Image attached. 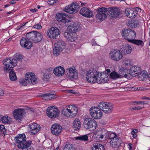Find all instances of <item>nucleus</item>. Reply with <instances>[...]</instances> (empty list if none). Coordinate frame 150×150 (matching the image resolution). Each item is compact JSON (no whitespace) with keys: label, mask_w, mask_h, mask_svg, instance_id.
Listing matches in <instances>:
<instances>
[{"label":"nucleus","mask_w":150,"mask_h":150,"mask_svg":"<svg viewBox=\"0 0 150 150\" xmlns=\"http://www.w3.org/2000/svg\"><path fill=\"white\" fill-rule=\"evenodd\" d=\"M26 138L24 134H21L14 138L15 145L19 149L25 150L29 147L31 143L30 141H26Z\"/></svg>","instance_id":"nucleus-1"},{"label":"nucleus","mask_w":150,"mask_h":150,"mask_svg":"<svg viewBox=\"0 0 150 150\" xmlns=\"http://www.w3.org/2000/svg\"><path fill=\"white\" fill-rule=\"evenodd\" d=\"M77 111V108L76 106L70 105L66 106V108L62 110V114L65 116L72 118L76 115Z\"/></svg>","instance_id":"nucleus-2"},{"label":"nucleus","mask_w":150,"mask_h":150,"mask_svg":"<svg viewBox=\"0 0 150 150\" xmlns=\"http://www.w3.org/2000/svg\"><path fill=\"white\" fill-rule=\"evenodd\" d=\"M66 13H61L56 15V18L57 21L66 23L71 21V20L67 19L64 16H68L69 14H74L77 12V10H64Z\"/></svg>","instance_id":"nucleus-3"},{"label":"nucleus","mask_w":150,"mask_h":150,"mask_svg":"<svg viewBox=\"0 0 150 150\" xmlns=\"http://www.w3.org/2000/svg\"><path fill=\"white\" fill-rule=\"evenodd\" d=\"M66 44L62 40H58L54 44L53 49V54L55 56L59 55L61 52L65 48Z\"/></svg>","instance_id":"nucleus-4"},{"label":"nucleus","mask_w":150,"mask_h":150,"mask_svg":"<svg viewBox=\"0 0 150 150\" xmlns=\"http://www.w3.org/2000/svg\"><path fill=\"white\" fill-rule=\"evenodd\" d=\"M122 35L125 39L130 42L132 41V40L135 38L136 33L133 30L128 29L122 31Z\"/></svg>","instance_id":"nucleus-5"},{"label":"nucleus","mask_w":150,"mask_h":150,"mask_svg":"<svg viewBox=\"0 0 150 150\" xmlns=\"http://www.w3.org/2000/svg\"><path fill=\"white\" fill-rule=\"evenodd\" d=\"M110 146L115 148H117L120 146L121 140L120 137H117L114 133H111L109 136Z\"/></svg>","instance_id":"nucleus-6"},{"label":"nucleus","mask_w":150,"mask_h":150,"mask_svg":"<svg viewBox=\"0 0 150 150\" xmlns=\"http://www.w3.org/2000/svg\"><path fill=\"white\" fill-rule=\"evenodd\" d=\"M109 56L112 60L117 61L121 59L123 57L121 52L119 50L115 49H114L110 51Z\"/></svg>","instance_id":"nucleus-7"},{"label":"nucleus","mask_w":150,"mask_h":150,"mask_svg":"<svg viewBox=\"0 0 150 150\" xmlns=\"http://www.w3.org/2000/svg\"><path fill=\"white\" fill-rule=\"evenodd\" d=\"M98 107L100 110L107 114L111 112L113 108L110 103L106 102H100L98 105Z\"/></svg>","instance_id":"nucleus-8"},{"label":"nucleus","mask_w":150,"mask_h":150,"mask_svg":"<svg viewBox=\"0 0 150 150\" xmlns=\"http://www.w3.org/2000/svg\"><path fill=\"white\" fill-rule=\"evenodd\" d=\"M47 115L50 118H54L58 116L59 112L56 107L52 106L48 107L46 110Z\"/></svg>","instance_id":"nucleus-9"},{"label":"nucleus","mask_w":150,"mask_h":150,"mask_svg":"<svg viewBox=\"0 0 150 150\" xmlns=\"http://www.w3.org/2000/svg\"><path fill=\"white\" fill-rule=\"evenodd\" d=\"M60 34V30L56 27H52L49 29L47 32V36L52 39L57 38Z\"/></svg>","instance_id":"nucleus-10"},{"label":"nucleus","mask_w":150,"mask_h":150,"mask_svg":"<svg viewBox=\"0 0 150 150\" xmlns=\"http://www.w3.org/2000/svg\"><path fill=\"white\" fill-rule=\"evenodd\" d=\"M68 71L67 74V77L71 81L77 79L78 78V73L74 67H72L68 69L66 71Z\"/></svg>","instance_id":"nucleus-11"},{"label":"nucleus","mask_w":150,"mask_h":150,"mask_svg":"<svg viewBox=\"0 0 150 150\" xmlns=\"http://www.w3.org/2000/svg\"><path fill=\"white\" fill-rule=\"evenodd\" d=\"M3 64L7 67L13 68L17 64V61L12 58H6L3 61Z\"/></svg>","instance_id":"nucleus-12"},{"label":"nucleus","mask_w":150,"mask_h":150,"mask_svg":"<svg viewBox=\"0 0 150 150\" xmlns=\"http://www.w3.org/2000/svg\"><path fill=\"white\" fill-rule=\"evenodd\" d=\"M62 129V127L59 124H54L51 126V133L55 136H58L61 134Z\"/></svg>","instance_id":"nucleus-13"},{"label":"nucleus","mask_w":150,"mask_h":150,"mask_svg":"<svg viewBox=\"0 0 150 150\" xmlns=\"http://www.w3.org/2000/svg\"><path fill=\"white\" fill-rule=\"evenodd\" d=\"M98 11V13L96 15V18L102 21L107 18L108 16H109V11L112 10H100Z\"/></svg>","instance_id":"nucleus-14"},{"label":"nucleus","mask_w":150,"mask_h":150,"mask_svg":"<svg viewBox=\"0 0 150 150\" xmlns=\"http://www.w3.org/2000/svg\"><path fill=\"white\" fill-rule=\"evenodd\" d=\"M110 72L109 69H107L106 71L102 72L101 73L98 72V76H101L103 83H107L109 81V74Z\"/></svg>","instance_id":"nucleus-15"},{"label":"nucleus","mask_w":150,"mask_h":150,"mask_svg":"<svg viewBox=\"0 0 150 150\" xmlns=\"http://www.w3.org/2000/svg\"><path fill=\"white\" fill-rule=\"evenodd\" d=\"M20 43L22 47L27 49H30L33 46L31 41L24 38H22L20 40Z\"/></svg>","instance_id":"nucleus-16"},{"label":"nucleus","mask_w":150,"mask_h":150,"mask_svg":"<svg viewBox=\"0 0 150 150\" xmlns=\"http://www.w3.org/2000/svg\"><path fill=\"white\" fill-rule=\"evenodd\" d=\"M28 127L30 129V133L32 135H34L39 132L41 128L39 125L35 123L29 124Z\"/></svg>","instance_id":"nucleus-17"},{"label":"nucleus","mask_w":150,"mask_h":150,"mask_svg":"<svg viewBox=\"0 0 150 150\" xmlns=\"http://www.w3.org/2000/svg\"><path fill=\"white\" fill-rule=\"evenodd\" d=\"M24 109H15L13 112V115L16 120H20L23 118Z\"/></svg>","instance_id":"nucleus-18"},{"label":"nucleus","mask_w":150,"mask_h":150,"mask_svg":"<svg viewBox=\"0 0 150 150\" xmlns=\"http://www.w3.org/2000/svg\"><path fill=\"white\" fill-rule=\"evenodd\" d=\"M3 70L5 73L9 72V77L10 80L15 81L17 80V76L14 71L5 67H4Z\"/></svg>","instance_id":"nucleus-19"},{"label":"nucleus","mask_w":150,"mask_h":150,"mask_svg":"<svg viewBox=\"0 0 150 150\" xmlns=\"http://www.w3.org/2000/svg\"><path fill=\"white\" fill-rule=\"evenodd\" d=\"M35 74L32 72H29L25 75V77L28 80V83L33 85L36 83L37 79L35 77Z\"/></svg>","instance_id":"nucleus-20"},{"label":"nucleus","mask_w":150,"mask_h":150,"mask_svg":"<svg viewBox=\"0 0 150 150\" xmlns=\"http://www.w3.org/2000/svg\"><path fill=\"white\" fill-rule=\"evenodd\" d=\"M93 123H94V119L89 118H86L84 121V126L87 129H89L90 130L91 129L93 128ZM93 130V129H92Z\"/></svg>","instance_id":"nucleus-21"},{"label":"nucleus","mask_w":150,"mask_h":150,"mask_svg":"<svg viewBox=\"0 0 150 150\" xmlns=\"http://www.w3.org/2000/svg\"><path fill=\"white\" fill-rule=\"evenodd\" d=\"M129 70V74L133 76H139L141 73V68L138 67L134 66L131 67Z\"/></svg>","instance_id":"nucleus-22"},{"label":"nucleus","mask_w":150,"mask_h":150,"mask_svg":"<svg viewBox=\"0 0 150 150\" xmlns=\"http://www.w3.org/2000/svg\"><path fill=\"white\" fill-rule=\"evenodd\" d=\"M80 25L81 24H78L77 22H75L72 25L68 26V30L71 33H75L80 28Z\"/></svg>","instance_id":"nucleus-23"},{"label":"nucleus","mask_w":150,"mask_h":150,"mask_svg":"<svg viewBox=\"0 0 150 150\" xmlns=\"http://www.w3.org/2000/svg\"><path fill=\"white\" fill-rule=\"evenodd\" d=\"M64 68L61 66L57 67L55 68L53 71L54 74L58 76H63L64 73Z\"/></svg>","instance_id":"nucleus-24"},{"label":"nucleus","mask_w":150,"mask_h":150,"mask_svg":"<svg viewBox=\"0 0 150 150\" xmlns=\"http://www.w3.org/2000/svg\"><path fill=\"white\" fill-rule=\"evenodd\" d=\"M64 35L66 39L70 42L74 41L77 39V35L76 33L65 32L64 33Z\"/></svg>","instance_id":"nucleus-25"},{"label":"nucleus","mask_w":150,"mask_h":150,"mask_svg":"<svg viewBox=\"0 0 150 150\" xmlns=\"http://www.w3.org/2000/svg\"><path fill=\"white\" fill-rule=\"evenodd\" d=\"M121 50L124 54H129L132 51L131 46L127 44L124 45L121 48Z\"/></svg>","instance_id":"nucleus-26"},{"label":"nucleus","mask_w":150,"mask_h":150,"mask_svg":"<svg viewBox=\"0 0 150 150\" xmlns=\"http://www.w3.org/2000/svg\"><path fill=\"white\" fill-rule=\"evenodd\" d=\"M137 10H125V11L126 16L130 18H134L137 15Z\"/></svg>","instance_id":"nucleus-27"},{"label":"nucleus","mask_w":150,"mask_h":150,"mask_svg":"<svg viewBox=\"0 0 150 150\" xmlns=\"http://www.w3.org/2000/svg\"><path fill=\"white\" fill-rule=\"evenodd\" d=\"M102 116V110L97 107H94V119H100Z\"/></svg>","instance_id":"nucleus-28"},{"label":"nucleus","mask_w":150,"mask_h":150,"mask_svg":"<svg viewBox=\"0 0 150 150\" xmlns=\"http://www.w3.org/2000/svg\"><path fill=\"white\" fill-rule=\"evenodd\" d=\"M86 78L88 81L90 83H93L94 82V72L93 70H90L87 72Z\"/></svg>","instance_id":"nucleus-29"},{"label":"nucleus","mask_w":150,"mask_h":150,"mask_svg":"<svg viewBox=\"0 0 150 150\" xmlns=\"http://www.w3.org/2000/svg\"><path fill=\"white\" fill-rule=\"evenodd\" d=\"M108 15L110 18L112 19H115L118 17L120 14L119 10L109 11Z\"/></svg>","instance_id":"nucleus-30"},{"label":"nucleus","mask_w":150,"mask_h":150,"mask_svg":"<svg viewBox=\"0 0 150 150\" xmlns=\"http://www.w3.org/2000/svg\"><path fill=\"white\" fill-rule=\"evenodd\" d=\"M133 65V63L131 59L126 58L123 60V66L124 67L129 69Z\"/></svg>","instance_id":"nucleus-31"},{"label":"nucleus","mask_w":150,"mask_h":150,"mask_svg":"<svg viewBox=\"0 0 150 150\" xmlns=\"http://www.w3.org/2000/svg\"><path fill=\"white\" fill-rule=\"evenodd\" d=\"M129 69L124 67L121 68L119 71V73L120 78L124 77L127 78V73Z\"/></svg>","instance_id":"nucleus-32"},{"label":"nucleus","mask_w":150,"mask_h":150,"mask_svg":"<svg viewBox=\"0 0 150 150\" xmlns=\"http://www.w3.org/2000/svg\"><path fill=\"white\" fill-rule=\"evenodd\" d=\"M80 6L79 4L76 2H74L70 5L66 6L64 9H79Z\"/></svg>","instance_id":"nucleus-33"},{"label":"nucleus","mask_w":150,"mask_h":150,"mask_svg":"<svg viewBox=\"0 0 150 150\" xmlns=\"http://www.w3.org/2000/svg\"><path fill=\"white\" fill-rule=\"evenodd\" d=\"M99 134H101V135L103 137L104 139L108 138V137H109V136L111 133L113 132H108L107 130L105 129H99Z\"/></svg>","instance_id":"nucleus-34"},{"label":"nucleus","mask_w":150,"mask_h":150,"mask_svg":"<svg viewBox=\"0 0 150 150\" xmlns=\"http://www.w3.org/2000/svg\"><path fill=\"white\" fill-rule=\"evenodd\" d=\"M36 31H31L27 33L26 35V37L27 39L31 42H34L35 38V36Z\"/></svg>","instance_id":"nucleus-35"},{"label":"nucleus","mask_w":150,"mask_h":150,"mask_svg":"<svg viewBox=\"0 0 150 150\" xmlns=\"http://www.w3.org/2000/svg\"><path fill=\"white\" fill-rule=\"evenodd\" d=\"M79 13L81 15L87 17H91L93 15L92 12L90 10H80Z\"/></svg>","instance_id":"nucleus-36"},{"label":"nucleus","mask_w":150,"mask_h":150,"mask_svg":"<svg viewBox=\"0 0 150 150\" xmlns=\"http://www.w3.org/2000/svg\"><path fill=\"white\" fill-rule=\"evenodd\" d=\"M103 139H104L101 134H99V130H96L95 132L94 131V141L97 142H101Z\"/></svg>","instance_id":"nucleus-37"},{"label":"nucleus","mask_w":150,"mask_h":150,"mask_svg":"<svg viewBox=\"0 0 150 150\" xmlns=\"http://www.w3.org/2000/svg\"><path fill=\"white\" fill-rule=\"evenodd\" d=\"M74 130L77 131L79 130L81 127V124L80 121L78 119H76L74 121L72 126Z\"/></svg>","instance_id":"nucleus-38"},{"label":"nucleus","mask_w":150,"mask_h":150,"mask_svg":"<svg viewBox=\"0 0 150 150\" xmlns=\"http://www.w3.org/2000/svg\"><path fill=\"white\" fill-rule=\"evenodd\" d=\"M139 22L137 20H131L129 21L127 25L132 28L136 27L138 25Z\"/></svg>","instance_id":"nucleus-39"},{"label":"nucleus","mask_w":150,"mask_h":150,"mask_svg":"<svg viewBox=\"0 0 150 150\" xmlns=\"http://www.w3.org/2000/svg\"><path fill=\"white\" fill-rule=\"evenodd\" d=\"M1 120L5 124H9L12 121L11 119L7 116H5L1 117Z\"/></svg>","instance_id":"nucleus-40"},{"label":"nucleus","mask_w":150,"mask_h":150,"mask_svg":"<svg viewBox=\"0 0 150 150\" xmlns=\"http://www.w3.org/2000/svg\"><path fill=\"white\" fill-rule=\"evenodd\" d=\"M42 38L43 37L41 34L36 31L34 42L37 43L40 42L42 40Z\"/></svg>","instance_id":"nucleus-41"},{"label":"nucleus","mask_w":150,"mask_h":150,"mask_svg":"<svg viewBox=\"0 0 150 150\" xmlns=\"http://www.w3.org/2000/svg\"><path fill=\"white\" fill-rule=\"evenodd\" d=\"M100 77L101 76H98V73L96 71H94V80L98 83H103L102 79Z\"/></svg>","instance_id":"nucleus-42"},{"label":"nucleus","mask_w":150,"mask_h":150,"mask_svg":"<svg viewBox=\"0 0 150 150\" xmlns=\"http://www.w3.org/2000/svg\"><path fill=\"white\" fill-rule=\"evenodd\" d=\"M111 78L114 80L120 78L119 74L115 71L112 72L110 74Z\"/></svg>","instance_id":"nucleus-43"},{"label":"nucleus","mask_w":150,"mask_h":150,"mask_svg":"<svg viewBox=\"0 0 150 150\" xmlns=\"http://www.w3.org/2000/svg\"><path fill=\"white\" fill-rule=\"evenodd\" d=\"M94 150H105V149L103 145L98 143L94 145Z\"/></svg>","instance_id":"nucleus-44"},{"label":"nucleus","mask_w":150,"mask_h":150,"mask_svg":"<svg viewBox=\"0 0 150 150\" xmlns=\"http://www.w3.org/2000/svg\"><path fill=\"white\" fill-rule=\"evenodd\" d=\"M64 150H74V148L72 144H66L65 146Z\"/></svg>","instance_id":"nucleus-45"},{"label":"nucleus","mask_w":150,"mask_h":150,"mask_svg":"<svg viewBox=\"0 0 150 150\" xmlns=\"http://www.w3.org/2000/svg\"><path fill=\"white\" fill-rule=\"evenodd\" d=\"M131 42V43H132L137 45H142L143 43V41L141 40H136L134 39Z\"/></svg>","instance_id":"nucleus-46"},{"label":"nucleus","mask_w":150,"mask_h":150,"mask_svg":"<svg viewBox=\"0 0 150 150\" xmlns=\"http://www.w3.org/2000/svg\"><path fill=\"white\" fill-rule=\"evenodd\" d=\"M76 139L80 140L86 141L88 140V137L87 135H85L77 137L76 138Z\"/></svg>","instance_id":"nucleus-47"},{"label":"nucleus","mask_w":150,"mask_h":150,"mask_svg":"<svg viewBox=\"0 0 150 150\" xmlns=\"http://www.w3.org/2000/svg\"><path fill=\"white\" fill-rule=\"evenodd\" d=\"M0 132L1 133L3 134L4 135L6 134V129L5 128L4 126L3 125H0Z\"/></svg>","instance_id":"nucleus-48"},{"label":"nucleus","mask_w":150,"mask_h":150,"mask_svg":"<svg viewBox=\"0 0 150 150\" xmlns=\"http://www.w3.org/2000/svg\"><path fill=\"white\" fill-rule=\"evenodd\" d=\"M139 77L141 76H142V80H144L145 78L147 76V73L146 72V71H143L142 73L141 72V73L139 75Z\"/></svg>","instance_id":"nucleus-49"},{"label":"nucleus","mask_w":150,"mask_h":150,"mask_svg":"<svg viewBox=\"0 0 150 150\" xmlns=\"http://www.w3.org/2000/svg\"><path fill=\"white\" fill-rule=\"evenodd\" d=\"M28 82V80L25 78V79L21 80L20 83L21 85L23 86H27Z\"/></svg>","instance_id":"nucleus-50"},{"label":"nucleus","mask_w":150,"mask_h":150,"mask_svg":"<svg viewBox=\"0 0 150 150\" xmlns=\"http://www.w3.org/2000/svg\"><path fill=\"white\" fill-rule=\"evenodd\" d=\"M138 130L137 129H133L132 130L131 133L132 135V137L134 138H135L137 137V133L138 132Z\"/></svg>","instance_id":"nucleus-51"},{"label":"nucleus","mask_w":150,"mask_h":150,"mask_svg":"<svg viewBox=\"0 0 150 150\" xmlns=\"http://www.w3.org/2000/svg\"><path fill=\"white\" fill-rule=\"evenodd\" d=\"M49 78V75L46 73H44L43 75V80L45 81H47Z\"/></svg>","instance_id":"nucleus-52"},{"label":"nucleus","mask_w":150,"mask_h":150,"mask_svg":"<svg viewBox=\"0 0 150 150\" xmlns=\"http://www.w3.org/2000/svg\"><path fill=\"white\" fill-rule=\"evenodd\" d=\"M28 22H26L25 23H23L22 25H19L17 27V29L18 30H23V29H24L25 27V25Z\"/></svg>","instance_id":"nucleus-53"},{"label":"nucleus","mask_w":150,"mask_h":150,"mask_svg":"<svg viewBox=\"0 0 150 150\" xmlns=\"http://www.w3.org/2000/svg\"><path fill=\"white\" fill-rule=\"evenodd\" d=\"M144 107H132L130 108V109L131 110H141V109L143 108Z\"/></svg>","instance_id":"nucleus-54"},{"label":"nucleus","mask_w":150,"mask_h":150,"mask_svg":"<svg viewBox=\"0 0 150 150\" xmlns=\"http://www.w3.org/2000/svg\"><path fill=\"white\" fill-rule=\"evenodd\" d=\"M33 28L37 29H40L42 28V26L40 24L37 23L33 26Z\"/></svg>","instance_id":"nucleus-55"},{"label":"nucleus","mask_w":150,"mask_h":150,"mask_svg":"<svg viewBox=\"0 0 150 150\" xmlns=\"http://www.w3.org/2000/svg\"><path fill=\"white\" fill-rule=\"evenodd\" d=\"M41 97H42L43 100H48V94L45 93L40 96Z\"/></svg>","instance_id":"nucleus-56"},{"label":"nucleus","mask_w":150,"mask_h":150,"mask_svg":"<svg viewBox=\"0 0 150 150\" xmlns=\"http://www.w3.org/2000/svg\"><path fill=\"white\" fill-rule=\"evenodd\" d=\"M93 107H92L89 110V113L91 117H94V110Z\"/></svg>","instance_id":"nucleus-57"},{"label":"nucleus","mask_w":150,"mask_h":150,"mask_svg":"<svg viewBox=\"0 0 150 150\" xmlns=\"http://www.w3.org/2000/svg\"><path fill=\"white\" fill-rule=\"evenodd\" d=\"M57 0H49L48 1L47 3L50 5H52L57 3Z\"/></svg>","instance_id":"nucleus-58"},{"label":"nucleus","mask_w":150,"mask_h":150,"mask_svg":"<svg viewBox=\"0 0 150 150\" xmlns=\"http://www.w3.org/2000/svg\"><path fill=\"white\" fill-rule=\"evenodd\" d=\"M48 100H50L54 98H55L54 97V96L53 94H48Z\"/></svg>","instance_id":"nucleus-59"},{"label":"nucleus","mask_w":150,"mask_h":150,"mask_svg":"<svg viewBox=\"0 0 150 150\" xmlns=\"http://www.w3.org/2000/svg\"><path fill=\"white\" fill-rule=\"evenodd\" d=\"M135 91H142L144 90V88L142 87H136L134 88Z\"/></svg>","instance_id":"nucleus-60"},{"label":"nucleus","mask_w":150,"mask_h":150,"mask_svg":"<svg viewBox=\"0 0 150 150\" xmlns=\"http://www.w3.org/2000/svg\"><path fill=\"white\" fill-rule=\"evenodd\" d=\"M16 59L18 61H21L22 59V56L20 55H16Z\"/></svg>","instance_id":"nucleus-61"},{"label":"nucleus","mask_w":150,"mask_h":150,"mask_svg":"<svg viewBox=\"0 0 150 150\" xmlns=\"http://www.w3.org/2000/svg\"><path fill=\"white\" fill-rule=\"evenodd\" d=\"M80 2L81 3V6L82 7H84L83 8H82V9H82L83 8H86V3H83L81 1H80Z\"/></svg>","instance_id":"nucleus-62"},{"label":"nucleus","mask_w":150,"mask_h":150,"mask_svg":"<svg viewBox=\"0 0 150 150\" xmlns=\"http://www.w3.org/2000/svg\"><path fill=\"white\" fill-rule=\"evenodd\" d=\"M128 148L129 149V150H132V147L133 145L132 144H131L129 143L128 144Z\"/></svg>","instance_id":"nucleus-63"},{"label":"nucleus","mask_w":150,"mask_h":150,"mask_svg":"<svg viewBox=\"0 0 150 150\" xmlns=\"http://www.w3.org/2000/svg\"><path fill=\"white\" fill-rule=\"evenodd\" d=\"M4 94V91L2 89H0V96H3Z\"/></svg>","instance_id":"nucleus-64"}]
</instances>
